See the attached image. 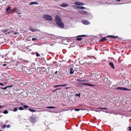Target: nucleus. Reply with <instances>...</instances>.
I'll use <instances>...</instances> for the list:
<instances>
[{"label": "nucleus", "instance_id": "nucleus-63", "mask_svg": "<svg viewBox=\"0 0 131 131\" xmlns=\"http://www.w3.org/2000/svg\"><path fill=\"white\" fill-rule=\"evenodd\" d=\"M99 75V74H98V75Z\"/></svg>", "mask_w": 131, "mask_h": 131}, {"label": "nucleus", "instance_id": "nucleus-11", "mask_svg": "<svg viewBox=\"0 0 131 131\" xmlns=\"http://www.w3.org/2000/svg\"><path fill=\"white\" fill-rule=\"evenodd\" d=\"M109 64L111 68L114 69H115L114 65L112 62H110Z\"/></svg>", "mask_w": 131, "mask_h": 131}, {"label": "nucleus", "instance_id": "nucleus-35", "mask_svg": "<svg viewBox=\"0 0 131 131\" xmlns=\"http://www.w3.org/2000/svg\"><path fill=\"white\" fill-rule=\"evenodd\" d=\"M80 110L81 109H75L74 110L76 111H78Z\"/></svg>", "mask_w": 131, "mask_h": 131}, {"label": "nucleus", "instance_id": "nucleus-55", "mask_svg": "<svg viewBox=\"0 0 131 131\" xmlns=\"http://www.w3.org/2000/svg\"><path fill=\"white\" fill-rule=\"evenodd\" d=\"M59 89H56V90H59Z\"/></svg>", "mask_w": 131, "mask_h": 131}, {"label": "nucleus", "instance_id": "nucleus-59", "mask_svg": "<svg viewBox=\"0 0 131 131\" xmlns=\"http://www.w3.org/2000/svg\"><path fill=\"white\" fill-rule=\"evenodd\" d=\"M49 111V112H51V111Z\"/></svg>", "mask_w": 131, "mask_h": 131}, {"label": "nucleus", "instance_id": "nucleus-25", "mask_svg": "<svg viewBox=\"0 0 131 131\" xmlns=\"http://www.w3.org/2000/svg\"><path fill=\"white\" fill-rule=\"evenodd\" d=\"M8 30L4 29L2 30V31L3 32H7Z\"/></svg>", "mask_w": 131, "mask_h": 131}, {"label": "nucleus", "instance_id": "nucleus-24", "mask_svg": "<svg viewBox=\"0 0 131 131\" xmlns=\"http://www.w3.org/2000/svg\"><path fill=\"white\" fill-rule=\"evenodd\" d=\"M35 53H36V56L37 57H38L40 56V55L38 53V52H35Z\"/></svg>", "mask_w": 131, "mask_h": 131}, {"label": "nucleus", "instance_id": "nucleus-12", "mask_svg": "<svg viewBox=\"0 0 131 131\" xmlns=\"http://www.w3.org/2000/svg\"><path fill=\"white\" fill-rule=\"evenodd\" d=\"M79 12L80 14L82 15H86L87 14V12L83 10L80 11Z\"/></svg>", "mask_w": 131, "mask_h": 131}, {"label": "nucleus", "instance_id": "nucleus-49", "mask_svg": "<svg viewBox=\"0 0 131 131\" xmlns=\"http://www.w3.org/2000/svg\"><path fill=\"white\" fill-rule=\"evenodd\" d=\"M4 107V106H0V108H1Z\"/></svg>", "mask_w": 131, "mask_h": 131}, {"label": "nucleus", "instance_id": "nucleus-43", "mask_svg": "<svg viewBox=\"0 0 131 131\" xmlns=\"http://www.w3.org/2000/svg\"><path fill=\"white\" fill-rule=\"evenodd\" d=\"M0 85L2 86H3L4 84L3 83H0Z\"/></svg>", "mask_w": 131, "mask_h": 131}, {"label": "nucleus", "instance_id": "nucleus-56", "mask_svg": "<svg viewBox=\"0 0 131 131\" xmlns=\"http://www.w3.org/2000/svg\"><path fill=\"white\" fill-rule=\"evenodd\" d=\"M19 80H18V79H17V81H18Z\"/></svg>", "mask_w": 131, "mask_h": 131}, {"label": "nucleus", "instance_id": "nucleus-47", "mask_svg": "<svg viewBox=\"0 0 131 131\" xmlns=\"http://www.w3.org/2000/svg\"><path fill=\"white\" fill-rule=\"evenodd\" d=\"M7 65V64H3V66H5Z\"/></svg>", "mask_w": 131, "mask_h": 131}, {"label": "nucleus", "instance_id": "nucleus-7", "mask_svg": "<svg viewBox=\"0 0 131 131\" xmlns=\"http://www.w3.org/2000/svg\"><path fill=\"white\" fill-rule=\"evenodd\" d=\"M74 4L77 6H82L84 5V3L79 2H75Z\"/></svg>", "mask_w": 131, "mask_h": 131}, {"label": "nucleus", "instance_id": "nucleus-16", "mask_svg": "<svg viewBox=\"0 0 131 131\" xmlns=\"http://www.w3.org/2000/svg\"><path fill=\"white\" fill-rule=\"evenodd\" d=\"M74 71L73 70L72 68H71L70 69V73L71 74H72L74 73Z\"/></svg>", "mask_w": 131, "mask_h": 131}, {"label": "nucleus", "instance_id": "nucleus-53", "mask_svg": "<svg viewBox=\"0 0 131 131\" xmlns=\"http://www.w3.org/2000/svg\"><path fill=\"white\" fill-rule=\"evenodd\" d=\"M14 34H16V32H15L14 33Z\"/></svg>", "mask_w": 131, "mask_h": 131}, {"label": "nucleus", "instance_id": "nucleus-32", "mask_svg": "<svg viewBox=\"0 0 131 131\" xmlns=\"http://www.w3.org/2000/svg\"><path fill=\"white\" fill-rule=\"evenodd\" d=\"M6 127V126L5 124H4L3 126V128H5Z\"/></svg>", "mask_w": 131, "mask_h": 131}, {"label": "nucleus", "instance_id": "nucleus-19", "mask_svg": "<svg viewBox=\"0 0 131 131\" xmlns=\"http://www.w3.org/2000/svg\"><path fill=\"white\" fill-rule=\"evenodd\" d=\"M79 85H86L87 86L88 83H80L78 84Z\"/></svg>", "mask_w": 131, "mask_h": 131}, {"label": "nucleus", "instance_id": "nucleus-3", "mask_svg": "<svg viewBox=\"0 0 131 131\" xmlns=\"http://www.w3.org/2000/svg\"><path fill=\"white\" fill-rule=\"evenodd\" d=\"M116 89L117 90H123L124 91H131V89H128L126 88L119 87L116 88Z\"/></svg>", "mask_w": 131, "mask_h": 131}, {"label": "nucleus", "instance_id": "nucleus-30", "mask_svg": "<svg viewBox=\"0 0 131 131\" xmlns=\"http://www.w3.org/2000/svg\"><path fill=\"white\" fill-rule=\"evenodd\" d=\"M20 110H24L23 107L21 106L19 108Z\"/></svg>", "mask_w": 131, "mask_h": 131}, {"label": "nucleus", "instance_id": "nucleus-1", "mask_svg": "<svg viewBox=\"0 0 131 131\" xmlns=\"http://www.w3.org/2000/svg\"><path fill=\"white\" fill-rule=\"evenodd\" d=\"M54 21L60 28H62L64 27V24L62 21L61 18L59 16L56 15L55 16L54 18Z\"/></svg>", "mask_w": 131, "mask_h": 131}, {"label": "nucleus", "instance_id": "nucleus-21", "mask_svg": "<svg viewBox=\"0 0 131 131\" xmlns=\"http://www.w3.org/2000/svg\"><path fill=\"white\" fill-rule=\"evenodd\" d=\"M29 110L30 112H35L36 111L34 109H33L31 108H29Z\"/></svg>", "mask_w": 131, "mask_h": 131}, {"label": "nucleus", "instance_id": "nucleus-15", "mask_svg": "<svg viewBox=\"0 0 131 131\" xmlns=\"http://www.w3.org/2000/svg\"><path fill=\"white\" fill-rule=\"evenodd\" d=\"M107 37H109L110 38H112L113 39H115L116 38H118V37L117 36H114L113 35H109L108 36H107Z\"/></svg>", "mask_w": 131, "mask_h": 131}, {"label": "nucleus", "instance_id": "nucleus-2", "mask_svg": "<svg viewBox=\"0 0 131 131\" xmlns=\"http://www.w3.org/2000/svg\"><path fill=\"white\" fill-rule=\"evenodd\" d=\"M42 17L43 19L48 21H51L53 19L52 17L49 15L43 14L42 15Z\"/></svg>", "mask_w": 131, "mask_h": 131}, {"label": "nucleus", "instance_id": "nucleus-10", "mask_svg": "<svg viewBox=\"0 0 131 131\" xmlns=\"http://www.w3.org/2000/svg\"><path fill=\"white\" fill-rule=\"evenodd\" d=\"M10 11V6H9L6 8V12L7 14H9L11 13Z\"/></svg>", "mask_w": 131, "mask_h": 131}, {"label": "nucleus", "instance_id": "nucleus-57", "mask_svg": "<svg viewBox=\"0 0 131 131\" xmlns=\"http://www.w3.org/2000/svg\"><path fill=\"white\" fill-rule=\"evenodd\" d=\"M66 89H68L69 88H66Z\"/></svg>", "mask_w": 131, "mask_h": 131}, {"label": "nucleus", "instance_id": "nucleus-62", "mask_svg": "<svg viewBox=\"0 0 131 131\" xmlns=\"http://www.w3.org/2000/svg\"><path fill=\"white\" fill-rule=\"evenodd\" d=\"M17 34H18V33H17Z\"/></svg>", "mask_w": 131, "mask_h": 131}, {"label": "nucleus", "instance_id": "nucleus-54", "mask_svg": "<svg viewBox=\"0 0 131 131\" xmlns=\"http://www.w3.org/2000/svg\"><path fill=\"white\" fill-rule=\"evenodd\" d=\"M2 58H3V57H4V56H3V55H2Z\"/></svg>", "mask_w": 131, "mask_h": 131}, {"label": "nucleus", "instance_id": "nucleus-61", "mask_svg": "<svg viewBox=\"0 0 131 131\" xmlns=\"http://www.w3.org/2000/svg\"><path fill=\"white\" fill-rule=\"evenodd\" d=\"M21 84H23V83H22V82H21Z\"/></svg>", "mask_w": 131, "mask_h": 131}, {"label": "nucleus", "instance_id": "nucleus-52", "mask_svg": "<svg viewBox=\"0 0 131 131\" xmlns=\"http://www.w3.org/2000/svg\"><path fill=\"white\" fill-rule=\"evenodd\" d=\"M57 71L56 72H55V74H56L57 73Z\"/></svg>", "mask_w": 131, "mask_h": 131}, {"label": "nucleus", "instance_id": "nucleus-36", "mask_svg": "<svg viewBox=\"0 0 131 131\" xmlns=\"http://www.w3.org/2000/svg\"><path fill=\"white\" fill-rule=\"evenodd\" d=\"M7 86L6 87H5V88H1L2 89H4V90H6V89L7 88Z\"/></svg>", "mask_w": 131, "mask_h": 131}, {"label": "nucleus", "instance_id": "nucleus-9", "mask_svg": "<svg viewBox=\"0 0 131 131\" xmlns=\"http://www.w3.org/2000/svg\"><path fill=\"white\" fill-rule=\"evenodd\" d=\"M86 36V35H79V36H78L77 37L78 38H77V40L78 41L81 40L82 39V38L81 37H85V36Z\"/></svg>", "mask_w": 131, "mask_h": 131}, {"label": "nucleus", "instance_id": "nucleus-39", "mask_svg": "<svg viewBox=\"0 0 131 131\" xmlns=\"http://www.w3.org/2000/svg\"><path fill=\"white\" fill-rule=\"evenodd\" d=\"M129 130L130 131H131V126H129L128 127Z\"/></svg>", "mask_w": 131, "mask_h": 131}, {"label": "nucleus", "instance_id": "nucleus-20", "mask_svg": "<svg viewBox=\"0 0 131 131\" xmlns=\"http://www.w3.org/2000/svg\"><path fill=\"white\" fill-rule=\"evenodd\" d=\"M78 9H83L85 8V7L83 6H78L77 7Z\"/></svg>", "mask_w": 131, "mask_h": 131}, {"label": "nucleus", "instance_id": "nucleus-51", "mask_svg": "<svg viewBox=\"0 0 131 131\" xmlns=\"http://www.w3.org/2000/svg\"><path fill=\"white\" fill-rule=\"evenodd\" d=\"M116 1L118 2H120L121 1V0H116Z\"/></svg>", "mask_w": 131, "mask_h": 131}, {"label": "nucleus", "instance_id": "nucleus-13", "mask_svg": "<svg viewBox=\"0 0 131 131\" xmlns=\"http://www.w3.org/2000/svg\"><path fill=\"white\" fill-rule=\"evenodd\" d=\"M60 6L62 7H65L68 6V5L66 3H63L62 4L60 5Z\"/></svg>", "mask_w": 131, "mask_h": 131}, {"label": "nucleus", "instance_id": "nucleus-64", "mask_svg": "<svg viewBox=\"0 0 131 131\" xmlns=\"http://www.w3.org/2000/svg\"><path fill=\"white\" fill-rule=\"evenodd\" d=\"M74 6L75 7V6Z\"/></svg>", "mask_w": 131, "mask_h": 131}, {"label": "nucleus", "instance_id": "nucleus-50", "mask_svg": "<svg viewBox=\"0 0 131 131\" xmlns=\"http://www.w3.org/2000/svg\"><path fill=\"white\" fill-rule=\"evenodd\" d=\"M95 111L96 112H99L100 111L98 110H95Z\"/></svg>", "mask_w": 131, "mask_h": 131}, {"label": "nucleus", "instance_id": "nucleus-27", "mask_svg": "<svg viewBox=\"0 0 131 131\" xmlns=\"http://www.w3.org/2000/svg\"><path fill=\"white\" fill-rule=\"evenodd\" d=\"M99 108L105 110H107L108 109L106 107H99Z\"/></svg>", "mask_w": 131, "mask_h": 131}, {"label": "nucleus", "instance_id": "nucleus-18", "mask_svg": "<svg viewBox=\"0 0 131 131\" xmlns=\"http://www.w3.org/2000/svg\"><path fill=\"white\" fill-rule=\"evenodd\" d=\"M39 3H38L36 2H31L29 4V5H32L34 4H38Z\"/></svg>", "mask_w": 131, "mask_h": 131}, {"label": "nucleus", "instance_id": "nucleus-33", "mask_svg": "<svg viewBox=\"0 0 131 131\" xmlns=\"http://www.w3.org/2000/svg\"><path fill=\"white\" fill-rule=\"evenodd\" d=\"M31 50L29 49H27L26 50V52H27V51L29 52L30 51H31Z\"/></svg>", "mask_w": 131, "mask_h": 131}, {"label": "nucleus", "instance_id": "nucleus-8", "mask_svg": "<svg viewBox=\"0 0 131 131\" xmlns=\"http://www.w3.org/2000/svg\"><path fill=\"white\" fill-rule=\"evenodd\" d=\"M17 69V71L19 72L22 71L23 70V67L22 65H20Z\"/></svg>", "mask_w": 131, "mask_h": 131}, {"label": "nucleus", "instance_id": "nucleus-44", "mask_svg": "<svg viewBox=\"0 0 131 131\" xmlns=\"http://www.w3.org/2000/svg\"><path fill=\"white\" fill-rule=\"evenodd\" d=\"M86 80H82V82H86Z\"/></svg>", "mask_w": 131, "mask_h": 131}, {"label": "nucleus", "instance_id": "nucleus-37", "mask_svg": "<svg viewBox=\"0 0 131 131\" xmlns=\"http://www.w3.org/2000/svg\"><path fill=\"white\" fill-rule=\"evenodd\" d=\"M13 111L14 112H16V107H15Z\"/></svg>", "mask_w": 131, "mask_h": 131}, {"label": "nucleus", "instance_id": "nucleus-22", "mask_svg": "<svg viewBox=\"0 0 131 131\" xmlns=\"http://www.w3.org/2000/svg\"><path fill=\"white\" fill-rule=\"evenodd\" d=\"M46 108H56V107H54L51 106H47V107Z\"/></svg>", "mask_w": 131, "mask_h": 131}, {"label": "nucleus", "instance_id": "nucleus-38", "mask_svg": "<svg viewBox=\"0 0 131 131\" xmlns=\"http://www.w3.org/2000/svg\"><path fill=\"white\" fill-rule=\"evenodd\" d=\"M67 85V84H64L62 85H61V87L64 86H66Z\"/></svg>", "mask_w": 131, "mask_h": 131}, {"label": "nucleus", "instance_id": "nucleus-34", "mask_svg": "<svg viewBox=\"0 0 131 131\" xmlns=\"http://www.w3.org/2000/svg\"><path fill=\"white\" fill-rule=\"evenodd\" d=\"M37 39V38H32V41H34L35 40Z\"/></svg>", "mask_w": 131, "mask_h": 131}, {"label": "nucleus", "instance_id": "nucleus-26", "mask_svg": "<svg viewBox=\"0 0 131 131\" xmlns=\"http://www.w3.org/2000/svg\"><path fill=\"white\" fill-rule=\"evenodd\" d=\"M87 86H95V85H93V84H91L88 83Z\"/></svg>", "mask_w": 131, "mask_h": 131}, {"label": "nucleus", "instance_id": "nucleus-45", "mask_svg": "<svg viewBox=\"0 0 131 131\" xmlns=\"http://www.w3.org/2000/svg\"><path fill=\"white\" fill-rule=\"evenodd\" d=\"M10 126V125H8L7 126V127L8 128H9Z\"/></svg>", "mask_w": 131, "mask_h": 131}, {"label": "nucleus", "instance_id": "nucleus-28", "mask_svg": "<svg viewBox=\"0 0 131 131\" xmlns=\"http://www.w3.org/2000/svg\"><path fill=\"white\" fill-rule=\"evenodd\" d=\"M29 106L27 105H24V106L23 108H27L29 107Z\"/></svg>", "mask_w": 131, "mask_h": 131}, {"label": "nucleus", "instance_id": "nucleus-23", "mask_svg": "<svg viewBox=\"0 0 131 131\" xmlns=\"http://www.w3.org/2000/svg\"><path fill=\"white\" fill-rule=\"evenodd\" d=\"M5 114H7L8 113V112L7 110H5L3 112Z\"/></svg>", "mask_w": 131, "mask_h": 131}, {"label": "nucleus", "instance_id": "nucleus-31", "mask_svg": "<svg viewBox=\"0 0 131 131\" xmlns=\"http://www.w3.org/2000/svg\"><path fill=\"white\" fill-rule=\"evenodd\" d=\"M58 86H61V85H55L54 86V87H57Z\"/></svg>", "mask_w": 131, "mask_h": 131}, {"label": "nucleus", "instance_id": "nucleus-29", "mask_svg": "<svg viewBox=\"0 0 131 131\" xmlns=\"http://www.w3.org/2000/svg\"><path fill=\"white\" fill-rule=\"evenodd\" d=\"M16 7H15V8H14V9H13L12 10V12H16L15 10V9H16Z\"/></svg>", "mask_w": 131, "mask_h": 131}, {"label": "nucleus", "instance_id": "nucleus-46", "mask_svg": "<svg viewBox=\"0 0 131 131\" xmlns=\"http://www.w3.org/2000/svg\"><path fill=\"white\" fill-rule=\"evenodd\" d=\"M101 111L103 112H105L106 113H108V112L107 111H104L103 110H102Z\"/></svg>", "mask_w": 131, "mask_h": 131}, {"label": "nucleus", "instance_id": "nucleus-48", "mask_svg": "<svg viewBox=\"0 0 131 131\" xmlns=\"http://www.w3.org/2000/svg\"><path fill=\"white\" fill-rule=\"evenodd\" d=\"M17 14H19V15L18 16L19 17H21V15H20V13H17Z\"/></svg>", "mask_w": 131, "mask_h": 131}, {"label": "nucleus", "instance_id": "nucleus-40", "mask_svg": "<svg viewBox=\"0 0 131 131\" xmlns=\"http://www.w3.org/2000/svg\"><path fill=\"white\" fill-rule=\"evenodd\" d=\"M76 95L77 96H80V94H76Z\"/></svg>", "mask_w": 131, "mask_h": 131}, {"label": "nucleus", "instance_id": "nucleus-42", "mask_svg": "<svg viewBox=\"0 0 131 131\" xmlns=\"http://www.w3.org/2000/svg\"><path fill=\"white\" fill-rule=\"evenodd\" d=\"M77 80L79 82H82V80L79 79H77Z\"/></svg>", "mask_w": 131, "mask_h": 131}, {"label": "nucleus", "instance_id": "nucleus-60", "mask_svg": "<svg viewBox=\"0 0 131 131\" xmlns=\"http://www.w3.org/2000/svg\"><path fill=\"white\" fill-rule=\"evenodd\" d=\"M17 66H18V65L17 64Z\"/></svg>", "mask_w": 131, "mask_h": 131}, {"label": "nucleus", "instance_id": "nucleus-6", "mask_svg": "<svg viewBox=\"0 0 131 131\" xmlns=\"http://www.w3.org/2000/svg\"><path fill=\"white\" fill-rule=\"evenodd\" d=\"M35 70V69L30 68L28 70V71H26V72H28L27 73L28 74H30L33 73Z\"/></svg>", "mask_w": 131, "mask_h": 131}, {"label": "nucleus", "instance_id": "nucleus-4", "mask_svg": "<svg viewBox=\"0 0 131 131\" xmlns=\"http://www.w3.org/2000/svg\"><path fill=\"white\" fill-rule=\"evenodd\" d=\"M29 119L30 121L32 123H35L37 121L36 118L34 116L30 117Z\"/></svg>", "mask_w": 131, "mask_h": 131}, {"label": "nucleus", "instance_id": "nucleus-58", "mask_svg": "<svg viewBox=\"0 0 131 131\" xmlns=\"http://www.w3.org/2000/svg\"><path fill=\"white\" fill-rule=\"evenodd\" d=\"M14 54H15V52H14Z\"/></svg>", "mask_w": 131, "mask_h": 131}, {"label": "nucleus", "instance_id": "nucleus-17", "mask_svg": "<svg viewBox=\"0 0 131 131\" xmlns=\"http://www.w3.org/2000/svg\"><path fill=\"white\" fill-rule=\"evenodd\" d=\"M107 39H106V38L105 37H103L99 41H100L102 42L103 41L105 40H106Z\"/></svg>", "mask_w": 131, "mask_h": 131}, {"label": "nucleus", "instance_id": "nucleus-41", "mask_svg": "<svg viewBox=\"0 0 131 131\" xmlns=\"http://www.w3.org/2000/svg\"><path fill=\"white\" fill-rule=\"evenodd\" d=\"M13 85H9V86H7V88H8V87H12Z\"/></svg>", "mask_w": 131, "mask_h": 131}, {"label": "nucleus", "instance_id": "nucleus-5", "mask_svg": "<svg viewBox=\"0 0 131 131\" xmlns=\"http://www.w3.org/2000/svg\"><path fill=\"white\" fill-rule=\"evenodd\" d=\"M82 22L83 24L85 25H89L90 24V23L89 21L85 20H82Z\"/></svg>", "mask_w": 131, "mask_h": 131}, {"label": "nucleus", "instance_id": "nucleus-14", "mask_svg": "<svg viewBox=\"0 0 131 131\" xmlns=\"http://www.w3.org/2000/svg\"><path fill=\"white\" fill-rule=\"evenodd\" d=\"M29 30L32 32H35L37 31V30L32 27H30Z\"/></svg>", "mask_w": 131, "mask_h": 131}]
</instances>
